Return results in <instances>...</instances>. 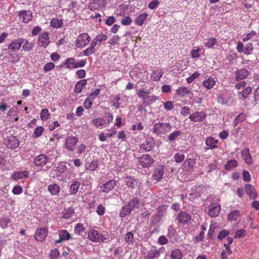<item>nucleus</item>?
<instances>
[{"instance_id":"nucleus-49","label":"nucleus","mask_w":259,"mask_h":259,"mask_svg":"<svg viewBox=\"0 0 259 259\" xmlns=\"http://www.w3.org/2000/svg\"><path fill=\"white\" fill-rule=\"evenodd\" d=\"M33 47V44L27 40H26L25 44L22 46L23 50L27 52L31 51Z\"/></svg>"},{"instance_id":"nucleus-51","label":"nucleus","mask_w":259,"mask_h":259,"mask_svg":"<svg viewBox=\"0 0 259 259\" xmlns=\"http://www.w3.org/2000/svg\"><path fill=\"white\" fill-rule=\"evenodd\" d=\"M98 167V163L94 161L89 164H86V168L90 171H94Z\"/></svg>"},{"instance_id":"nucleus-4","label":"nucleus","mask_w":259,"mask_h":259,"mask_svg":"<svg viewBox=\"0 0 259 259\" xmlns=\"http://www.w3.org/2000/svg\"><path fill=\"white\" fill-rule=\"evenodd\" d=\"M105 0H91L89 3L88 8L91 11H95L105 7Z\"/></svg>"},{"instance_id":"nucleus-24","label":"nucleus","mask_w":259,"mask_h":259,"mask_svg":"<svg viewBox=\"0 0 259 259\" xmlns=\"http://www.w3.org/2000/svg\"><path fill=\"white\" fill-rule=\"evenodd\" d=\"M245 190L251 199H255L256 198L257 193L254 190V188L251 185L246 184Z\"/></svg>"},{"instance_id":"nucleus-44","label":"nucleus","mask_w":259,"mask_h":259,"mask_svg":"<svg viewBox=\"0 0 259 259\" xmlns=\"http://www.w3.org/2000/svg\"><path fill=\"white\" fill-rule=\"evenodd\" d=\"M62 25V21L58 18H54L51 21V25L54 28H58L61 27Z\"/></svg>"},{"instance_id":"nucleus-47","label":"nucleus","mask_w":259,"mask_h":259,"mask_svg":"<svg viewBox=\"0 0 259 259\" xmlns=\"http://www.w3.org/2000/svg\"><path fill=\"white\" fill-rule=\"evenodd\" d=\"M239 210H233L231 211L228 215V219L230 221H236L239 217Z\"/></svg>"},{"instance_id":"nucleus-37","label":"nucleus","mask_w":259,"mask_h":259,"mask_svg":"<svg viewBox=\"0 0 259 259\" xmlns=\"http://www.w3.org/2000/svg\"><path fill=\"white\" fill-rule=\"evenodd\" d=\"M170 259H182V253L180 249H175L170 252Z\"/></svg>"},{"instance_id":"nucleus-63","label":"nucleus","mask_w":259,"mask_h":259,"mask_svg":"<svg viewBox=\"0 0 259 259\" xmlns=\"http://www.w3.org/2000/svg\"><path fill=\"white\" fill-rule=\"evenodd\" d=\"M229 235V232L226 230H223L221 231L218 236V239L219 240H222L224 238H225L226 237H227Z\"/></svg>"},{"instance_id":"nucleus-45","label":"nucleus","mask_w":259,"mask_h":259,"mask_svg":"<svg viewBox=\"0 0 259 259\" xmlns=\"http://www.w3.org/2000/svg\"><path fill=\"white\" fill-rule=\"evenodd\" d=\"M50 114L47 108H44L41 110L40 113V119L42 120H47L50 118Z\"/></svg>"},{"instance_id":"nucleus-48","label":"nucleus","mask_w":259,"mask_h":259,"mask_svg":"<svg viewBox=\"0 0 259 259\" xmlns=\"http://www.w3.org/2000/svg\"><path fill=\"white\" fill-rule=\"evenodd\" d=\"M237 165V162L235 160H231L228 161V163L225 166V168L227 170H231L236 167Z\"/></svg>"},{"instance_id":"nucleus-56","label":"nucleus","mask_w":259,"mask_h":259,"mask_svg":"<svg viewBox=\"0 0 259 259\" xmlns=\"http://www.w3.org/2000/svg\"><path fill=\"white\" fill-rule=\"evenodd\" d=\"M120 37L117 35H114L112 36L111 39L109 41V43L112 45L115 46L117 44L118 41L120 40Z\"/></svg>"},{"instance_id":"nucleus-21","label":"nucleus","mask_w":259,"mask_h":259,"mask_svg":"<svg viewBox=\"0 0 259 259\" xmlns=\"http://www.w3.org/2000/svg\"><path fill=\"white\" fill-rule=\"evenodd\" d=\"M154 145V140L152 138L147 139L141 146V149L146 151H150Z\"/></svg>"},{"instance_id":"nucleus-20","label":"nucleus","mask_w":259,"mask_h":259,"mask_svg":"<svg viewBox=\"0 0 259 259\" xmlns=\"http://www.w3.org/2000/svg\"><path fill=\"white\" fill-rule=\"evenodd\" d=\"M163 175V167L161 166H158L154 171L152 176L153 179L157 182L159 181Z\"/></svg>"},{"instance_id":"nucleus-54","label":"nucleus","mask_w":259,"mask_h":259,"mask_svg":"<svg viewBox=\"0 0 259 259\" xmlns=\"http://www.w3.org/2000/svg\"><path fill=\"white\" fill-rule=\"evenodd\" d=\"M120 100V96L119 95L117 94L114 96V101L113 103V106L116 108L118 109L120 107V103L119 102Z\"/></svg>"},{"instance_id":"nucleus-50","label":"nucleus","mask_w":259,"mask_h":259,"mask_svg":"<svg viewBox=\"0 0 259 259\" xmlns=\"http://www.w3.org/2000/svg\"><path fill=\"white\" fill-rule=\"evenodd\" d=\"M217 43V39L214 38H209L204 43V46L208 48H212Z\"/></svg>"},{"instance_id":"nucleus-34","label":"nucleus","mask_w":259,"mask_h":259,"mask_svg":"<svg viewBox=\"0 0 259 259\" xmlns=\"http://www.w3.org/2000/svg\"><path fill=\"white\" fill-rule=\"evenodd\" d=\"M218 140L214 139L212 137H209L207 138L205 141L206 145L211 149L216 148L217 144L218 143Z\"/></svg>"},{"instance_id":"nucleus-57","label":"nucleus","mask_w":259,"mask_h":259,"mask_svg":"<svg viewBox=\"0 0 259 259\" xmlns=\"http://www.w3.org/2000/svg\"><path fill=\"white\" fill-rule=\"evenodd\" d=\"M65 64L67 65V67L68 68H70L71 66L75 68L76 62L73 58H69L66 60Z\"/></svg>"},{"instance_id":"nucleus-10","label":"nucleus","mask_w":259,"mask_h":259,"mask_svg":"<svg viewBox=\"0 0 259 259\" xmlns=\"http://www.w3.org/2000/svg\"><path fill=\"white\" fill-rule=\"evenodd\" d=\"M154 163V160L148 154H144L139 158V163L144 167H149Z\"/></svg>"},{"instance_id":"nucleus-58","label":"nucleus","mask_w":259,"mask_h":259,"mask_svg":"<svg viewBox=\"0 0 259 259\" xmlns=\"http://www.w3.org/2000/svg\"><path fill=\"white\" fill-rule=\"evenodd\" d=\"M44 131V128L42 126H38L37 127L34 132V134L35 135V137H40L43 133Z\"/></svg>"},{"instance_id":"nucleus-32","label":"nucleus","mask_w":259,"mask_h":259,"mask_svg":"<svg viewBox=\"0 0 259 259\" xmlns=\"http://www.w3.org/2000/svg\"><path fill=\"white\" fill-rule=\"evenodd\" d=\"M28 171L24 170L23 171L16 172L12 176V178L15 180L23 179L28 177Z\"/></svg>"},{"instance_id":"nucleus-61","label":"nucleus","mask_w":259,"mask_h":259,"mask_svg":"<svg viewBox=\"0 0 259 259\" xmlns=\"http://www.w3.org/2000/svg\"><path fill=\"white\" fill-rule=\"evenodd\" d=\"M84 228L82 224H77L74 228V231L76 233L80 234L83 231Z\"/></svg>"},{"instance_id":"nucleus-31","label":"nucleus","mask_w":259,"mask_h":259,"mask_svg":"<svg viewBox=\"0 0 259 259\" xmlns=\"http://www.w3.org/2000/svg\"><path fill=\"white\" fill-rule=\"evenodd\" d=\"M80 183L77 181H74L71 185L69 188V193L70 195L75 194L78 191Z\"/></svg>"},{"instance_id":"nucleus-19","label":"nucleus","mask_w":259,"mask_h":259,"mask_svg":"<svg viewBox=\"0 0 259 259\" xmlns=\"http://www.w3.org/2000/svg\"><path fill=\"white\" fill-rule=\"evenodd\" d=\"M59 239L55 241L56 243H60L64 240H69L72 238L69 233L66 230H62L59 232Z\"/></svg>"},{"instance_id":"nucleus-2","label":"nucleus","mask_w":259,"mask_h":259,"mask_svg":"<svg viewBox=\"0 0 259 259\" xmlns=\"http://www.w3.org/2000/svg\"><path fill=\"white\" fill-rule=\"evenodd\" d=\"M90 40L91 37L87 33H81L77 36L75 40V46L78 48H84Z\"/></svg>"},{"instance_id":"nucleus-53","label":"nucleus","mask_w":259,"mask_h":259,"mask_svg":"<svg viewBox=\"0 0 259 259\" xmlns=\"http://www.w3.org/2000/svg\"><path fill=\"white\" fill-rule=\"evenodd\" d=\"M185 158V155L184 154L177 153L174 155V159L177 163L182 162Z\"/></svg>"},{"instance_id":"nucleus-29","label":"nucleus","mask_w":259,"mask_h":259,"mask_svg":"<svg viewBox=\"0 0 259 259\" xmlns=\"http://www.w3.org/2000/svg\"><path fill=\"white\" fill-rule=\"evenodd\" d=\"M87 84V80L82 79L79 81L75 86L74 91L77 94L80 93Z\"/></svg>"},{"instance_id":"nucleus-42","label":"nucleus","mask_w":259,"mask_h":259,"mask_svg":"<svg viewBox=\"0 0 259 259\" xmlns=\"http://www.w3.org/2000/svg\"><path fill=\"white\" fill-rule=\"evenodd\" d=\"M182 134L181 131H175L170 133L168 136V140L170 141H175Z\"/></svg>"},{"instance_id":"nucleus-40","label":"nucleus","mask_w":259,"mask_h":259,"mask_svg":"<svg viewBox=\"0 0 259 259\" xmlns=\"http://www.w3.org/2000/svg\"><path fill=\"white\" fill-rule=\"evenodd\" d=\"M132 210V209L130 208V207L127 204H126L122 207L120 211L119 215L121 218H124L126 215L130 214Z\"/></svg>"},{"instance_id":"nucleus-30","label":"nucleus","mask_w":259,"mask_h":259,"mask_svg":"<svg viewBox=\"0 0 259 259\" xmlns=\"http://www.w3.org/2000/svg\"><path fill=\"white\" fill-rule=\"evenodd\" d=\"M164 206L163 205L160 206L158 207L156 214L152 220V223L153 224H156L159 222L160 218L163 214L162 210L164 209Z\"/></svg>"},{"instance_id":"nucleus-36","label":"nucleus","mask_w":259,"mask_h":259,"mask_svg":"<svg viewBox=\"0 0 259 259\" xmlns=\"http://www.w3.org/2000/svg\"><path fill=\"white\" fill-rule=\"evenodd\" d=\"M107 38V36L104 34H100L97 35L95 38H94L92 42L95 43V45L96 46L98 43H101L102 42L105 41Z\"/></svg>"},{"instance_id":"nucleus-55","label":"nucleus","mask_w":259,"mask_h":259,"mask_svg":"<svg viewBox=\"0 0 259 259\" xmlns=\"http://www.w3.org/2000/svg\"><path fill=\"white\" fill-rule=\"evenodd\" d=\"M10 219L8 218H2L0 219V225L3 228L7 227L8 224L10 222Z\"/></svg>"},{"instance_id":"nucleus-35","label":"nucleus","mask_w":259,"mask_h":259,"mask_svg":"<svg viewBox=\"0 0 259 259\" xmlns=\"http://www.w3.org/2000/svg\"><path fill=\"white\" fill-rule=\"evenodd\" d=\"M195 164V161L193 158H188L183 163V166L184 168L188 170L191 169Z\"/></svg>"},{"instance_id":"nucleus-33","label":"nucleus","mask_w":259,"mask_h":259,"mask_svg":"<svg viewBox=\"0 0 259 259\" xmlns=\"http://www.w3.org/2000/svg\"><path fill=\"white\" fill-rule=\"evenodd\" d=\"M163 74V72L161 69H157L152 72L150 76V78L153 81H158Z\"/></svg>"},{"instance_id":"nucleus-3","label":"nucleus","mask_w":259,"mask_h":259,"mask_svg":"<svg viewBox=\"0 0 259 259\" xmlns=\"http://www.w3.org/2000/svg\"><path fill=\"white\" fill-rule=\"evenodd\" d=\"M205 190V188L202 186H195L193 187L189 194V200L193 201L195 198L200 197L204 192Z\"/></svg>"},{"instance_id":"nucleus-18","label":"nucleus","mask_w":259,"mask_h":259,"mask_svg":"<svg viewBox=\"0 0 259 259\" xmlns=\"http://www.w3.org/2000/svg\"><path fill=\"white\" fill-rule=\"evenodd\" d=\"M178 221L183 224H188L191 220L190 215L185 212L182 211L178 215Z\"/></svg>"},{"instance_id":"nucleus-64","label":"nucleus","mask_w":259,"mask_h":259,"mask_svg":"<svg viewBox=\"0 0 259 259\" xmlns=\"http://www.w3.org/2000/svg\"><path fill=\"white\" fill-rule=\"evenodd\" d=\"M59 254V251L57 249H55L51 251L50 256L52 259H57Z\"/></svg>"},{"instance_id":"nucleus-11","label":"nucleus","mask_w":259,"mask_h":259,"mask_svg":"<svg viewBox=\"0 0 259 259\" xmlns=\"http://www.w3.org/2000/svg\"><path fill=\"white\" fill-rule=\"evenodd\" d=\"M88 238L93 241H103L106 238L102 234L98 233V231L95 230L90 231L88 233Z\"/></svg>"},{"instance_id":"nucleus-6","label":"nucleus","mask_w":259,"mask_h":259,"mask_svg":"<svg viewBox=\"0 0 259 259\" xmlns=\"http://www.w3.org/2000/svg\"><path fill=\"white\" fill-rule=\"evenodd\" d=\"M208 214L211 218H215L219 215L221 211V206L217 203H212L208 207Z\"/></svg>"},{"instance_id":"nucleus-23","label":"nucleus","mask_w":259,"mask_h":259,"mask_svg":"<svg viewBox=\"0 0 259 259\" xmlns=\"http://www.w3.org/2000/svg\"><path fill=\"white\" fill-rule=\"evenodd\" d=\"M241 155L243 159L245 160V162L247 164L251 165L252 164V158L249 153V150L248 148L245 149L242 151Z\"/></svg>"},{"instance_id":"nucleus-7","label":"nucleus","mask_w":259,"mask_h":259,"mask_svg":"<svg viewBox=\"0 0 259 259\" xmlns=\"http://www.w3.org/2000/svg\"><path fill=\"white\" fill-rule=\"evenodd\" d=\"M6 145L7 148L14 149L17 148L19 145V140L15 136H11L5 140Z\"/></svg>"},{"instance_id":"nucleus-43","label":"nucleus","mask_w":259,"mask_h":259,"mask_svg":"<svg viewBox=\"0 0 259 259\" xmlns=\"http://www.w3.org/2000/svg\"><path fill=\"white\" fill-rule=\"evenodd\" d=\"M95 46H96L95 45V43L91 42V46L83 51V55L88 56L94 54L95 52Z\"/></svg>"},{"instance_id":"nucleus-25","label":"nucleus","mask_w":259,"mask_h":259,"mask_svg":"<svg viewBox=\"0 0 259 259\" xmlns=\"http://www.w3.org/2000/svg\"><path fill=\"white\" fill-rule=\"evenodd\" d=\"M48 190L52 195L55 196L59 194L60 188L58 184H52L48 186Z\"/></svg>"},{"instance_id":"nucleus-22","label":"nucleus","mask_w":259,"mask_h":259,"mask_svg":"<svg viewBox=\"0 0 259 259\" xmlns=\"http://www.w3.org/2000/svg\"><path fill=\"white\" fill-rule=\"evenodd\" d=\"M163 248H160L159 250H150L146 256V259H157L161 252H163Z\"/></svg>"},{"instance_id":"nucleus-39","label":"nucleus","mask_w":259,"mask_h":259,"mask_svg":"<svg viewBox=\"0 0 259 259\" xmlns=\"http://www.w3.org/2000/svg\"><path fill=\"white\" fill-rule=\"evenodd\" d=\"M251 92L250 87H247L241 93L238 94V97L241 100L245 99Z\"/></svg>"},{"instance_id":"nucleus-9","label":"nucleus","mask_w":259,"mask_h":259,"mask_svg":"<svg viewBox=\"0 0 259 259\" xmlns=\"http://www.w3.org/2000/svg\"><path fill=\"white\" fill-rule=\"evenodd\" d=\"M78 142L77 138L75 136H70L65 140V147L67 150L72 151Z\"/></svg>"},{"instance_id":"nucleus-38","label":"nucleus","mask_w":259,"mask_h":259,"mask_svg":"<svg viewBox=\"0 0 259 259\" xmlns=\"http://www.w3.org/2000/svg\"><path fill=\"white\" fill-rule=\"evenodd\" d=\"M148 15L146 13L140 14L135 21L136 24L138 26H142L145 21Z\"/></svg>"},{"instance_id":"nucleus-8","label":"nucleus","mask_w":259,"mask_h":259,"mask_svg":"<svg viewBox=\"0 0 259 259\" xmlns=\"http://www.w3.org/2000/svg\"><path fill=\"white\" fill-rule=\"evenodd\" d=\"M50 43L49 33L43 32L38 38V45L41 47L46 48Z\"/></svg>"},{"instance_id":"nucleus-17","label":"nucleus","mask_w":259,"mask_h":259,"mask_svg":"<svg viewBox=\"0 0 259 259\" xmlns=\"http://www.w3.org/2000/svg\"><path fill=\"white\" fill-rule=\"evenodd\" d=\"M116 182L114 180H111L107 182L106 184L102 185L100 187V190L104 193H108L116 185Z\"/></svg>"},{"instance_id":"nucleus-27","label":"nucleus","mask_w":259,"mask_h":259,"mask_svg":"<svg viewBox=\"0 0 259 259\" xmlns=\"http://www.w3.org/2000/svg\"><path fill=\"white\" fill-rule=\"evenodd\" d=\"M152 90V88H150L148 90H145L144 88L140 89L137 93V95L140 98L145 100L148 97L149 94L151 93Z\"/></svg>"},{"instance_id":"nucleus-5","label":"nucleus","mask_w":259,"mask_h":259,"mask_svg":"<svg viewBox=\"0 0 259 259\" xmlns=\"http://www.w3.org/2000/svg\"><path fill=\"white\" fill-rule=\"evenodd\" d=\"M206 113L203 111H197L191 114L189 118L192 121L200 122L206 118Z\"/></svg>"},{"instance_id":"nucleus-28","label":"nucleus","mask_w":259,"mask_h":259,"mask_svg":"<svg viewBox=\"0 0 259 259\" xmlns=\"http://www.w3.org/2000/svg\"><path fill=\"white\" fill-rule=\"evenodd\" d=\"M236 79L242 80L246 78L248 75V72L244 69H240L236 71Z\"/></svg>"},{"instance_id":"nucleus-52","label":"nucleus","mask_w":259,"mask_h":259,"mask_svg":"<svg viewBox=\"0 0 259 259\" xmlns=\"http://www.w3.org/2000/svg\"><path fill=\"white\" fill-rule=\"evenodd\" d=\"M92 123L96 127H98L99 126L103 125V119L101 118H97L92 120Z\"/></svg>"},{"instance_id":"nucleus-60","label":"nucleus","mask_w":259,"mask_h":259,"mask_svg":"<svg viewBox=\"0 0 259 259\" xmlns=\"http://www.w3.org/2000/svg\"><path fill=\"white\" fill-rule=\"evenodd\" d=\"M199 76V73L197 71H195L190 76L187 78V83H191L195 79L197 78Z\"/></svg>"},{"instance_id":"nucleus-62","label":"nucleus","mask_w":259,"mask_h":259,"mask_svg":"<svg viewBox=\"0 0 259 259\" xmlns=\"http://www.w3.org/2000/svg\"><path fill=\"white\" fill-rule=\"evenodd\" d=\"M125 241L127 243H133L134 241V235L131 232H127L125 238Z\"/></svg>"},{"instance_id":"nucleus-41","label":"nucleus","mask_w":259,"mask_h":259,"mask_svg":"<svg viewBox=\"0 0 259 259\" xmlns=\"http://www.w3.org/2000/svg\"><path fill=\"white\" fill-rule=\"evenodd\" d=\"M203 85L208 90L212 89L215 84V81L211 78H208L206 80L203 82Z\"/></svg>"},{"instance_id":"nucleus-59","label":"nucleus","mask_w":259,"mask_h":259,"mask_svg":"<svg viewBox=\"0 0 259 259\" xmlns=\"http://www.w3.org/2000/svg\"><path fill=\"white\" fill-rule=\"evenodd\" d=\"M113 120V115L110 113L105 114V119H103V124H108Z\"/></svg>"},{"instance_id":"nucleus-13","label":"nucleus","mask_w":259,"mask_h":259,"mask_svg":"<svg viewBox=\"0 0 259 259\" xmlns=\"http://www.w3.org/2000/svg\"><path fill=\"white\" fill-rule=\"evenodd\" d=\"M20 19L24 23H28L32 19V12L29 10H23L19 13Z\"/></svg>"},{"instance_id":"nucleus-12","label":"nucleus","mask_w":259,"mask_h":259,"mask_svg":"<svg viewBox=\"0 0 259 259\" xmlns=\"http://www.w3.org/2000/svg\"><path fill=\"white\" fill-rule=\"evenodd\" d=\"M48 230L46 227L39 228L35 232L34 237L37 241L41 242L46 238L48 235Z\"/></svg>"},{"instance_id":"nucleus-26","label":"nucleus","mask_w":259,"mask_h":259,"mask_svg":"<svg viewBox=\"0 0 259 259\" xmlns=\"http://www.w3.org/2000/svg\"><path fill=\"white\" fill-rule=\"evenodd\" d=\"M177 94L180 97H184L187 94H189L190 96H193V94L190 90H188L185 87H181L176 90Z\"/></svg>"},{"instance_id":"nucleus-46","label":"nucleus","mask_w":259,"mask_h":259,"mask_svg":"<svg viewBox=\"0 0 259 259\" xmlns=\"http://www.w3.org/2000/svg\"><path fill=\"white\" fill-rule=\"evenodd\" d=\"M139 204V199L137 198H134L132 199L127 204V205L130 207V208L133 210L135 208H137L138 207Z\"/></svg>"},{"instance_id":"nucleus-15","label":"nucleus","mask_w":259,"mask_h":259,"mask_svg":"<svg viewBox=\"0 0 259 259\" xmlns=\"http://www.w3.org/2000/svg\"><path fill=\"white\" fill-rule=\"evenodd\" d=\"M23 42V39L21 38L14 40L8 46V49L11 52H16L19 50Z\"/></svg>"},{"instance_id":"nucleus-1","label":"nucleus","mask_w":259,"mask_h":259,"mask_svg":"<svg viewBox=\"0 0 259 259\" xmlns=\"http://www.w3.org/2000/svg\"><path fill=\"white\" fill-rule=\"evenodd\" d=\"M171 126L168 123L158 122L153 126V132L158 135L165 134L170 132Z\"/></svg>"},{"instance_id":"nucleus-16","label":"nucleus","mask_w":259,"mask_h":259,"mask_svg":"<svg viewBox=\"0 0 259 259\" xmlns=\"http://www.w3.org/2000/svg\"><path fill=\"white\" fill-rule=\"evenodd\" d=\"M49 159L44 154H40L34 158L33 163L36 166H42L45 165L48 161Z\"/></svg>"},{"instance_id":"nucleus-14","label":"nucleus","mask_w":259,"mask_h":259,"mask_svg":"<svg viewBox=\"0 0 259 259\" xmlns=\"http://www.w3.org/2000/svg\"><path fill=\"white\" fill-rule=\"evenodd\" d=\"M124 182L126 185L129 188L136 189L139 188L140 186V183L138 182V180L133 177L125 178Z\"/></svg>"}]
</instances>
